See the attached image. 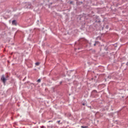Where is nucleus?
I'll return each mask as SVG.
<instances>
[{"label":"nucleus","mask_w":128,"mask_h":128,"mask_svg":"<svg viewBox=\"0 0 128 128\" xmlns=\"http://www.w3.org/2000/svg\"><path fill=\"white\" fill-rule=\"evenodd\" d=\"M1 80L2 81L3 84H5L6 81V79L4 76V75H2V76Z\"/></svg>","instance_id":"nucleus-1"},{"label":"nucleus","mask_w":128,"mask_h":128,"mask_svg":"<svg viewBox=\"0 0 128 128\" xmlns=\"http://www.w3.org/2000/svg\"><path fill=\"white\" fill-rule=\"evenodd\" d=\"M12 24H14V25L16 24V21L15 20H14L12 21Z\"/></svg>","instance_id":"nucleus-2"},{"label":"nucleus","mask_w":128,"mask_h":128,"mask_svg":"<svg viewBox=\"0 0 128 128\" xmlns=\"http://www.w3.org/2000/svg\"><path fill=\"white\" fill-rule=\"evenodd\" d=\"M40 65V63L38 62H37L36 63V66H39Z\"/></svg>","instance_id":"nucleus-3"},{"label":"nucleus","mask_w":128,"mask_h":128,"mask_svg":"<svg viewBox=\"0 0 128 128\" xmlns=\"http://www.w3.org/2000/svg\"><path fill=\"white\" fill-rule=\"evenodd\" d=\"M27 5H28V6L26 7V8H30V4H27Z\"/></svg>","instance_id":"nucleus-4"},{"label":"nucleus","mask_w":128,"mask_h":128,"mask_svg":"<svg viewBox=\"0 0 128 128\" xmlns=\"http://www.w3.org/2000/svg\"><path fill=\"white\" fill-rule=\"evenodd\" d=\"M41 82L40 79L37 80V82Z\"/></svg>","instance_id":"nucleus-5"},{"label":"nucleus","mask_w":128,"mask_h":128,"mask_svg":"<svg viewBox=\"0 0 128 128\" xmlns=\"http://www.w3.org/2000/svg\"><path fill=\"white\" fill-rule=\"evenodd\" d=\"M81 128H87V126H82Z\"/></svg>","instance_id":"nucleus-6"},{"label":"nucleus","mask_w":128,"mask_h":128,"mask_svg":"<svg viewBox=\"0 0 128 128\" xmlns=\"http://www.w3.org/2000/svg\"><path fill=\"white\" fill-rule=\"evenodd\" d=\"M96 42L95 44H94V46H96Z\"/></svg>","instance_id":"nucleus-7"},{"label":"nucleus","mask_w":128,"mask_h":128,"mask_svg":"<svg viewBox=\"0 0 128 128\" xmlns=\"http://www.w3.org/2000/svg\"><path fill=\"white\" fill-rule=\"evenodd\" d=\"M72 4V2H70V4Z\"/></svg>","instance_id":"nucleus-8"},{"label":"nucleus","mask_w":128,"mask_h":128,"mask_svg":"<svg viewBox=\"0 0 128 128\" xmlns=\"http://www.w3.org/2000/svg\"><path fill=\"white\" fill-rule=\"evenodd\" d=\"M60 120H59V121H58V123H60Z\"/></svg>","instance_id":"nucleus-9"},{"label":"nucleus","mask_w":128,"mask_h":128,"mask_svg":"<svg viewBox=\"0 0 128 128\" xmlns=\"http://www.w3.org/2000/svg\"><path fill=\"white\" fill-rule=\"evenodd\" d=\"M42 128H44V126H42Z\"/></svg>","instance_id":"nucleus-10"},{"label":"nucleus","mask_w":128,"mask_h":128,"mask_svg":"<svg viewBox=\"0 0 128 128\" xmlns=\"http://www.w3.org/2000/svg\"><path fill=\"white\" fill-rule=\"evenodd\" d=\"M49 122H50V121H49Z\"/></svg>","instance_id":"nucleus-11"}]
</instances>
